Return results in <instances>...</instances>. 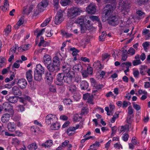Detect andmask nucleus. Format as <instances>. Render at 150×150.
<instances>
[{
	"label": "nucleus",
	"instance_id": "obj_1",
	"mask_svg": "<svg viewBox=\"0 0 150 150\" xmlns=\"http://www.w3.org/2000/svg\"><path fill=\"white\" fill-rule=\"evenodd\" d=\"M76 22L80 25L81 33H84L87 30H90L92 28V26L90 24L91 22L88 20V15L81 16L79 17L78 18Z\"/></svg>",
	"mask_w": 150,
	"mask_h": 150
},
{
	"label": "nucleus",
	"instance_id": "obj_2",
	"mask_svg": "<svg viewBox=\"0 0 150 150\" xmlns=\"http://www.w3.org/2000/svg\"><path fill=\"white\" fill-rule=\"evenodd\" d=\"M81 11L82 10L81 8L73 7L69 10L67 14L68 18L71 19L79 15Z\"/></svg>",
	"mask_w": 150,
	"mask_h": 150
},
{
	"label": "nucleus",
	"instance_id": "obj_3",
	"mask_svg": "<svg viewBox=\"0 0 150 150\" xmlns=\"http://www.w3.org/2000/svg\"><path fill=\"white\" fill-rule=\"evenodd\" d=\"M119 5L123 8L124 10H125L124 13V15H126L129 11V9L130 7L129 1V0H120Z\"/></svg>",
	"mask_w": 150,
	"mask_h": 150
},
{
	"label": "nucleus",
	"instance_id": "obj_4",
	"mask_svg": "<svg viewBox=\"0 0 150 150\" xmlns=\"http://www.w3.org/2000/svg\"><path fill=\"white\" fill-rule=\"evenodd\" d=\"M65 14L64 11L59 10L58 11L54 19V23L57 25L60 24L63 21L64 15Z\"/></svg>",
	"mask_w": 150,
	"mask_h": 150
},
{
	"label": "nucleus",
	"instance_id": "obj_5",
	"mask_svg": "<svg viewBox=\"0 0 150 150\" xmlns=\"http://www.w3.org/2000/svg\"><path fill=\"white\" fill-rule=\"evenodd\" d=\"M57 121V118L56 115L49 114L46 117L45 122L48 125H52L54 123L56 122Z\"/></svg>",
	"mask_w": 150,
	"mask_h": 150
},
{
	"label": "nucleus",
	"instance_id": "obj_6",
	"mask_svg": "<svg viewBox=\"0 0 150 150\" xmlns=\"http://www.w3.org/2000/svg\"><path fill=\"white\" fill-rule=\"evenodd\" d=\"M105 8V9L103 11V14L104 17L106 18V19H107V18L112 15L113 7L111 5L107 4Z\"/></svg>",
	"mask_w": 150,
	"mask_h": 150
},
{
	"label": "nucleus",
	"instance_id": "obj_7",
	"mask_svg": "<svg viewBox=\"0 0 150 150\" xmlns=\"http://www.w3.org/2000/svg\"><path fill=\"white\" fill-rule=\"evenodd\" d=\"M119 17L117 16L112 14L107 19L108 20V23L112 25H117L119 23Z\"/></svg>",
	"mask_w": 150,
	"mask_h": 150
},
{
	"label": "nucleus",
	"instance_id": "obj_8",
	"mask_svg": "<svg viewBox=\"0 0 150 150\" xmlns=\"http://www.w3.org/2000/svg\"><path fill=\"white\" fill-rule=\"evenodd\" d=\"M62 58V56L59 52L56 53L53 58V63L56 66L59 67L60 65Z\"/></svg>",
	"mask_w": 150,
	"mask_h": 150
},
{
	"label": "nucleus",
	"instance_id": "obj_9",
	"mask_svg": "<svg viewBox=\"0 0 150 150\" xmlns=\"http://www.w3.org/2000/svg\"><path fill=\"white\" fill-rule=\"evenodd\" d=\"M65 75L63 73H59L57 76V81L56 84L57 85L63 86V80L64 81Z\"/></svg>",
	"mask_w": 150,
	"mask_h": 150
},
{
	"label": "nucleus",
	"instance_id": "obj_10",
	"mask_svg": "<svg viewBox=\"0 0 150 150\" xmlns=\"http://www.w3.org/2000/svg\"><path fill=\"white\" fill-rule=\"evenodd\" d=\"M75 73L74 71H70L69 73L65 75L64 82L67 83H70L74 77Z\"/></svg>",
	"mask_w": 150,
	"mask_h": 150
},
{
	"label": "nucleus",
	"instance_id": "obj_11",
	"mask_svg": "<svg viewBox=\"0 0 150 150\" xmlns=\"http://www.w3.org/2000/svg\"><path fill=\"white\" fill-rule=\"evenodd\" d=\"M96 6L94 3H91L86 8L88 13L91 14H94L96 12Z\"/></svg>",
	"mask_w": 150,
	"mask_h": 150
},
{
	"label": "nucleus",
	"instance_id": "obj_12",
	"mask_svg": "<svg viewBox=\"0 0 150 150\" xmlns=\"http://www.w3.org/2000/svg\"><path fill=\"white\" fill-rule=\"evenodd\" d=\"M48 4L49 1L47 0H42L41 2L38 5V7L40 11H43L44 8H46Z\"/></svg>",
	"mask_w": 150,
	"mask_h": 150
},
{
	"label": "nucleus",
	"instance_id": "obj_13",
	"mask_svg": "<svg viewBox=\"0 0 150 150\" xmlns=\"http://www.w3.org/2000/svg\"><path fill=\"white\" fill-rule=\"evenodd\" d=\"M90 80L91 83V85L95 88L97 89H101L104 86L103 85L100 84L99 83H98L93 78H91Z\"/></svg>",
	"mask_w": 150,
	"mask_h": 150
},
{
	"label": "nucleus",
	"instance_id": "obj_14",
	"mask_svg": "<svg viewBox=\"0 0 150 150\" xmlns=\"http://www.w3.org/2000/svg\"><path fill=\"white\" fill-rule=\"evenodd\" d=\"M42 62L45 66L52 63V59L51 56L48 54H45L43 57Z\"/></svg>",
	"mask_w": 150,
	"mask_h": 150
},
{
	"label": "nucleus",
	"instance_id": "obj_15",
	"mask_svg": "<svg viewBox=\"0 0 150 150\" xmlns=\"http://www.w3.org/2000/svg\"><path fill=\"white\" fill-rule=\"evenodd\" d=\"M18 84L21 89L25 88L27 85V82L25 79H19L18 81Z\"/></svg>",
	"mask_w": 150,
	"mask_h": 150
},
{
	"label": "nucleus",
	"instance_id": "obj_16",
	"mask_svg": "<svg viewBox=\"0 0 150 150\" xmlns=\"http://www.w3.org/2000/svg\"><path fill=\"white\" fill-rule=\"evenodd\" d=\"M57 67L53 63H50L47 65V69L50 72H56L57 71Z\"/></svg>",
	"mask_w": 150,
	"mask_h": 150
},
{
	"label": "nucleus",
	"instance_id": "obj_17",
	"mask_svg": "<svg viewBox=\"0 0 150 150\" xmlns=\"http://www.w3.org/2000/svg\"><path fill=\"white\" fill-rule=\"evenodd\" d=\"M35 71L43 74L45 72V69L40 64H38L36 65Z\"/></svg>",
	"mask_w": 150,
	"mask_h": 150
},
{
	"label": "nucleus",
	"instance_id": "obj_18",
	"mask_svg": "<svg viewBox=\"0 0 150 150\" xmlns=\"http://www.w3.org/2000/svg\"><path fill=\"white\" fill-rule=\"evenodd\" d=\"M67 88L69 91L72 93H75L77 90L76 85L74 84H71L67 86Z\"/></svg>",
	"mask_w": 150,
	"mask_h": 150
},
{
	"label": "nucleus",
	"instance_id": "obj_19",
	"mask_svg": "<svg viewBox=\"0 0 150 150\" xmlns=\"http://www.w3.org/2000/svg\"><path fill=\"white\" fill-rule=\"evenodd\" d=\"M12 92L13 94L16 95L20 96L21 94V92L19 88L15 86L12 88Z\"/></svg>",
	"mask_w": 150,
	"mask_h": 150
},
{
	"label": "nucleus",
	"instance_id": "obj_20",
	"mask_svg": "<svg viewBox=\"0 0 150 150\" xmlns=\"http://www.w3.org/2000/svg\"><path fill=\"white\" fill-rule=\"evenodd\" d=\"M62 71L64 73V75L67 74L69 73L70 71H71V68L68 65H65L63 66L62 69Z\"/></svg>",
	"mask_w": 150,
	"mask_h": 150
},
{
	"label": "nucleus",
	"instance_id": "obj_21",
	"mask_svg": "<svg viewBox=\"0 0 150 150\" xmlns=\"http://www.w3.org/2000/svg\"><path fill=\"white\" fill-rule=\"evenodd\" d=\"M16 125L13 122H10L8 124V128L10 131L14 132L16 130Z\"/></svg>",
	"mask_w": 150,
	"mask_h": 150
},
{
	"label": "nucleus",
	"instance_id": "obj_22",
	"mask_svg": "<svg viewBox=\"0 0 150 150\" xmlns=\"http://www.w3.org/2000/svg\"><path fill=\"white\" fill-rule=\"evenodd\" d=\"M10 115L9 114L6 113L4 114L1 118V120L3 123H6L9 120Z\"/></svg>",
	"mask_w": 150,
	"mask_h": 150
},
{
	"label": "nucleus",
	"instance_id": "obj_23",
	"mask_svg": "<svg viewBox=\"0 0 150 150\" xmlns=\"http://www.w3.org/2000/svg\"><path fill=\"white\" fill-rule=\"evenodd\" d=\"M73 70L75 71L81 72L83 70V68L82 65L81 64H77L75 65L73 67Z\"/></svg>",
	"mask_w": 150,
	"mask_h": 150
},
{
	"label": "nucleus",
	"instance_id": "obj_24",
	"mask_svg": "<svg viewBox=\"0 0 150 150\" xmlns=\"http://www.w3.org/2000/svg\"><path fill=\"white\" fill-rule=\"evenodd\" d=\"M32 71L31 70H29L26 72V77L29 82H31L32 81Z\"/></svg>",
	"mask_w": 150,
	"mask_h": 150
},
{
	"label": "nucleus",
	"instance_id": "obj_25",
	"mask_svg": "<svg viewBox=\"0 0 150 150\" xmlns=\"http://www.w3.org/2000/svg\"><path fill=\"white\" fill-rule=\"evenodd\" d=\"M34 6L33 5L30 6L28 9L27 8V6L23 8V13L27 15H28L33 8Z\"/></svg>",
	"mask_w": 150,
	"mask_h": 150
},
{
	"label": "nucleus",
	"instance_id": "obj_26",
	"mask_svg": "<svg viewBox=\"0 0 150 150\" xmlns=\"http://www.w3.org/2000/svg\"><path fill=\"white\" fill-rule=\"evenodd\" d=\"M42 74L39 73L34 71V79L37 81H40L42 79Z\"/></svg>",
	"mask_w": 150,
	"mask_h": 150
},
{
	"label": "nucleus",
	"instance_id": "obj_27",
	"mask_svg": "<svg viewBox=\"0 0 150 150\" xmlns=\"http://www.w3.org/2000/svg\"><path fill=\"white\" fill-rule=\"evenodd\" d=\"M80 86L82 90H86L89 86L88 83L85 81H82L80 83Z\"/></svg>",
	"mask_w": 150,
	"mask_h": 150
},
{
	"label": "nucleus",
	"instance_id": "obj_28",
	"mask_svg": "<svg viewBox=\"0 0 150 150\" xmlns=\"http://www.w3.org/2000/svg\"><path fill=\"white\" fill-rule=\"evenodd\" d=\"M7 98L9 102L12 103H16L18 100V98L17 97L15 96H10L8 98L7 96Z\"/></svg>",
	"mask_w": 150,
	"mask_h": 150
},
{
	"label": "nucleus",
	"instance_id": "obj_29",
	"mask_svg": "<svg viewBox=\"0 0 150 150\" xmlns=\"http://www.w3.org/2000/svg\"><path fill=\"white\" fill-rule=\"evenodd\" d=\"M4 109L5 110L9 111L12 109L13 108L8 102H5L3 104Z\"/></svg>",
	"mask_w": 150,
	"mask_h": 150
},
{
	"label": "nucleus",
	"instance_id": "obj_30",
	"mask_svg": "<svg viewBox=\"0 0 150 150\" xmlns=\"http://www.w3.org/2000/svg\"><path fill=\"white\" fill-rule=\"evenodd\" d=\"M60 127V125L56 121V122L54 123L50 126L52 129L57 130Z\"/></svg>",
	"mask_w": 150,
	"mask_h": 150
},
{
	"label": "nucleus",
	"instance_id": "obj_31",
	"mask_svg": "<svg viewBox=\"0 0 150 150\" xmlns=\"http://www.w3.org/2000/svg\"><path fill=\"white\" fill-rule=\"evenodd\" d=\"M9 4L8 0H4V6H2V9L3 11H6L8 9Z\"/></svg>",
	"mask_w": 150,
	"mask_h": 150
},
{
	"label": "nucleus",
	"instance_id": "obj_32",
	"mask_svg": "<svg viewBox=\"0 0 150 150\" xmlns=\"http://www.w3.org/2000/svg\"><path fill=\"white\" fill-rule=\"evenodd\" d=\"M45 28H43L41 30H38V29L35 30L34 32V34L35 35H37V37H39L40 35H42L43 33L45 32Z\"/></svg>",
	"mask_w": 150,
	"mask_h": 150
},
{
	"label": "nucleus",
	"instance_id": "obj_33",
	"mask_svg": "<svg viewBox=\"0 0 150 150\" xmlns=\"http://www.w3.org/2000/svg\"><path fill=\"white\" fill-rule=\"evenodd\" d=\"M130 128V126L129 125H126L125 126H121L120 131L121 132L128 131Z\"/></svg>",
	"mask_w": 150,
	"mask_h": 150
},
{
	"label": "nucleus",
	"instance_id": "obj_34",
	"mask_svg": "<svg viewBox=\"0 0 150 150\" xmlns=\"http://www.w3.org/2000/svg\"><path fill=\"white\" fill-rule=\"evenodd\" d=\"M37 147L38 146L35 143H33L28 146V148L30 150H35Z\"/></svg>",
	"mask_w": 150,
	"mask_h": 150
},
{
	"label": "nucleus",
	"instance_id": "obj_35",
	"mask_svg": "<svg viewBox=\"0 0 150 150\" xmlns=\"http://www.w3.org/2000/svg\"><path fill=\"white\" fill-rule=\"evenodd\" d=\"M6 59L4 57L1 56L0 57V68L4 67L5 65Z\"/></svg>",
	"mask_w": 150,
	"mask_h": 150
},
{
	"label": "nucleus",
	"instance_id": "obj_36",
	"mask_svg": "<svg viewBox=\"0 0 150 150\" xmlns=\"http://www.w3.org/2000/svg\"><path fill=\"white\" fill-rule=\"evenodd\" d=\"M93 66L96 67L97 68H98V69H102L103 68L102 65L100 63V62L98 61H97L96 62H95L93 64Z\"/></svg>",
	"mask_w": 150,
	"mask_h": 150
},
{
	"label": "nucleus",
	"instance_id": "obj_37",
	"mask_svg": "<svg viewBox=\"0 0 150 150\" xmlns=\"http://www.w3.org/2000/svg\"><path fill=\"white\" fill-rule=\"evenodd\" d=\"M52 141L51 140H49L47 141L43 144H42V146H44L45 147H50L52 144Z\"/></svg>",
	"mask_w": 150,
	"mask_h": 150
},
{
	"label": "nucleus",
	"instance_id": "obj_38",
	"mask_svg": "<svg viewBox=\"0 0 150 150\" xmlns=\"http://www.w3.org/2000/svg\"><path fill=\"white\" fill-rule=\"evenodd\" d=\"M128 112L127 113L128 115L131 116H133V112L134 111V110L132 109V107L131 106H129L128 108Z\"/></svg>",
	"mask_w": 150,
	"mask_h": 150
},
{
	"label": "nucleus",
	"instance_id": "obj_39",
	"mask_svg": "<svg viewBox=\"0 0 150 150\" xmlns=\"http://www.w3.org/2000/svg\"><path fill=\"white\" fill-rule=\"evenodd\" d=\"M125 52H127V53L131 55H132L135 54V50L133 48L131 47L128 50V51H127L126 50H125Z\"/></svg>",
	"mask_w": 150,
	"mask_h": 150
},
{
	"label": "nucleus",
	"instance_id": "obj_40",
	"mask_svg": "<svg viewBox=\"0 0 150 150\" xmlns=\"http://www.w3.org/2000/svg\"><path fill=\"white\" fill-rule=\"evenodd\" d=\"M11 25H8L6 28L4 29V32L5 33V34L8 35V34L11 32Z\"/></svg>",
	"mask_w": 150,
	"mask_h": 150
},
{
	"label": "nucleus",
	"instance_id": "obj_41",
	"mask_svg": "<svg viewBox=\"0 0 150 150\" xmlns=\"http://www.w3.org/2000/svg\"><path fill=\"white\" fill-rule=\"evenodd\" d=\"M46 79L50 82L52 81L53 77L50 73L47 72L46 74Z\"/></svg>",
	"mask_w": 150,
	"mask_h": 150
},
{
	"label": "nucleus",
	"instance_id": "obj_42",
	"mask_svg": "<svg viewBox=\"0 0 150 150\" xmlns=\"http://www.w3.org/2000/svg\"><path fill=\"white\" fill-rule=\"evenodd\" d=\"M70 2V0H62L60 2V3L62 6H66L69 5Z\"/></svg>",
	"mask_w": 150,
	"mask_h": 150
},
{
	"label": "nucleus",
	"instance_id": "obj_43",
	"mask_svg": "<svg viewBox=\"0 0 150 150\" xmlns=\"http://www.w3.org/2000/svg\"><path fill=\"white\" fill-rule=\"evenodd\" d=\"M74 82H75L78 83H79L81 81V78L80 76L78 75H76V76H74Z\"/></svg>",
	"mask_w": 150,
	"mask_h": 150
},
{
	"label": "nucleus",
	"instance_id": "obj_44",
	"mask_svg": "<svg viewBox=\"0 0 150 150\" xmlns=\"http://www.w3.org/2000/svg\"><path fill=\"white\" fill-rule=\"evenodd\" d=\"M75 130V128L74 127H70L67 129V133L69 135H72V134L71 132L74 131Z\"/></svg>",
	"mask_w": 150,
	"mask_h": 150
},
{
	"label": "nucleus",
	"instance_id": "obj_45",
	"mask_svg": "<svg viewBox=\"0 0 150 150\" xmlns=\"http://www.w3.org/2000/svg\"><path fill=\"white\" fill-rule=\"evenodd\" d=\"M50 21V18H48L46 19L45 21L41 25V27H44L47 25Z\"/></svg>",
	"mask_w": 150,
	"mask_h": 150
},
{
	"label": "nucleus",
	"instance_id": "obj_46",
	"mask_svg": "<svg viewBox=\"0 0 150 150\" xmlns=\"http://www.w3.org/2000/svg\"><path fill=\"white\" fill-rule=\"evenodd\" d=\"M106 34L105 32L103 31L101 35L99 37V40L100 41H103L105 39V36H106Z\"/></svg>",
	"mask_w": 150,
	"mask_h": 150
},
{
	"label": "nucleus",
	"instance_id": "obj_47",
	"mask_svg": "<svg viewBox=\"0 0 150 150\" xmlns=\"http://www.w3.org/2000/svg\"><path fill=\"white\" fill-rule=\"evenodd\" d=\"M12 144H14L16 146L19 144L20 141L17 138H15L12 139Z\"/></svg>",
	"mask_w": 150,
	"mask_h": 150
},
{
	"label": "nucleus",
	"instance_id": "obj_48",
	"mask_svg": "<svg viewBox=\"0 0 150 150\" xmlns=\"http://www.w3.org/2000/svg\"><path fill=\"white\" fill-rule=\"evenodd\" d=\"M16 50V46H13L10 49V51L9 52V54L10 55L14 54H13L15 53Z\"/></svg>",
	"mask_w": 150,
	"mask_h": 150
},
{
	"label": "nucleus",
	"instance_id": "obj_49",
	"mask_svg": "<svg viewBox=\"0 0 150 150\" xmlns=\"http://www.w3.org/2000/svg\"><path fill=\"white\" fill-rule=\"evenodd\" d=\"M129 137V135L127 133H125L123 134L122 136V139L125 142L127 141Z\"/></svg>",
	"mask_w": 150,
	"mask_h": 150
},
{
	"label": "nucleus",
	"instance_id": "obj_50",
	"mask_svg": "<svg viewBox=\"0 0 150 150\" xmlns=\"http://www.w3.org/2000/svg\"><path fill=\"white\" fill-rule=\"evenodd\" d=\"M88 112V109L86 107H83L82 109L81 113L82 115H85Z\"/></svg>",
	"mask_w": 150,
	"mask_h": 150
},
{
	"label": "nucleus",
	"instance_id": "obj_51",
	"mask_svg": "<svg viewBox=\"0 0 150 150\" xmlns=\"http://www.w3.org/2000/svg\"><path fill=\"white\" fill-rule=\"evenodd\" d=\"M132 64L134 66H135L141 64L142 62L140 59L133 60L132 62Z\"/></svg>",
	"mask_w": 150,
	"mask_h": 150
},
{
	"label": "nucleus",
	"instance_id": "obj_52",
	"mask_svg": "<svg viewBox=\"0 0 150 150\" xmlns=\"http://www.w3.org/2000/svg\"><path fill=\"white\" fill-rule=\"evenodd\" d=\"M17 110L18 111L21 112L25 110V108L23 105H19L17 106Z\"/></svg>",
	"mask_w": 150,
	"mask_h": 150
},
{
	"label": "nucleus",
	"instance_id": "obj_53",
	"mask_svg": "<svg viewBox=\"0 0 150 150\" xmlns=\"http://www.w3.org/2000/svg\"><path fill=\"white\" fill-rule=\"evenodd\" d=\"M90 19L92 21H97V22L99 21L98 17L95 16H88V20Z\"/></svg>",
	"mask_w": 150,
	"mask_h": 150
},
{
	"label": "nucleus",
	"instance_id": "obj_54",
	"mask_svg": "<svg viewBox=\"0 0 150 150\" xmlns=\"http://www.w3.org/2000/svg\"><path fill=\"white\" fill-rule=\"evenodd\" d=\"M49 91L52 92H55L56 91L55 87L52 85H50L49 87Z\"/></svg>",
	"mask_w": 150,
	"mask_h": 150
},
{
	"label": "nucleus",
	"instance_id": "obj_55",
	"mask_svg": "<svg viewBox=\"0 0 150 150\" xmlns=\"http://www.w3.org/2000/svg\"><path fill=\"white\" fill-rule=\"evenodd\" d=\"M112 133L111 134V136L112 137L114 136L117 130V127L115 126L111 127Z\"/></svg>",
	"mask_w": 150,
	"mask_h": 150
},
{
	"label": "nucleus",
	"instance_id": "obj_56",
	"mask_svg": "<svg viewBox=\"0 0 150 150\" xmlns=\"http://www.w3.org/2000/svg\"><path fill=\"white\" fill-rule=\"evenodd\" d=\"M24 22V19L23 17H21L20 18L19 20L17 23V25L18 26H20L23 24Z\"/></svg>",
	"mask_w": 150,
	"mask_h": 150
},
{
	"label": "nucleus",
	"instance_id": "obj_57",
	"mask_svg": "<svg viewBox=\"0 0 150 150\" xmlns=\"http://www.w3.org/2000/svg\"><path fill=\"white\" fill-rule=\"evenodd\" d=\"M38 128L36 126H33L31 127V131L32 132L35 133L38 130Z\"/></svg>",
	"mask_w": 150,
	"mask_h": 150
},
{
	"label": "nucleus",
	"instance_id": "obj_58",
	"mask_svg": "<svg viewBox=\"0 0 150 150\" xmlns=\"http://www.w3.org/2000/svg\"><path fill=\"white\" fill-rule=\"evenodd\" d=\"M133 108L137 110H139L141 109V107L139 105L136 104L135 103H132Z\"/></svg>",
	"mask_w": 150,
	"mask_h": 150
},
{
	"label": "nucleus",
	"instance_id": "obj_59",
	"mask_svg": "<svg viewBox=\"0 0 150 150\" xmlns=\"http://www.w3.org/2000/svg\"><path fill=\"white\" fill-rule=\"evenodd\" d=\"M64 103L66 105L70 104V102H72L71 100L69 99L66 98L63 101Z\"/></svg>",
	"mask_w": 150,
	"mask_h": 150
},
{
	"label": "nucleus",
	"instance_id": "obj_60",
	"mask_svg": "<svg viewBox=\"0 0 150 150\" xmlns=\"http://www.w3.org/2000/svg\"><path fill=\"white\" fill-rule=\"evenodd\" d=\"M31 47L30 44H28L24 45L23 46V51H25L28 50Z\"/></svg>",
	"mask_w": 150,
	"mask_h": 150
},
{
	"label": "nucleus",
	"instance_id": "obj_61",
	"mask_svg": "<svg viewBox=\"0 0 150 150\" xmlns=\"http://www.w3.org/2000/svg\"><path fill=\"white\" fill-rule=\"evenodd\" d=\"M133 74L135 78H137L139 75V73L138 70H134L133 71Z\"/></svg>",
	"mask_w": 150,
	"mask_h": 150
},
{
	"label": "nucleus",
	"instance_id": "obj_62",
	"mask_svg": "<svg viewBox=\"0 0 150 150\" xmlns=\"http://www.w3.org/2000/svg\"><path fill=\"white\" fill-rule=\"evenodd\" d=\"M149 45V42H146L143 43L142 44V46L144 50L147 49V48Z\"/></svg>",
	"mask_w": 150,
	"mask_h": 150
},
{
	"label": "nucleus",
	"instance_id": "obj_63",
	"mask_svg": "<svg viewBox=\"0 0 150 150\" xmlns=\"http://www.w3.org/2000/svg\"><path fill=\"white\" fill-rule=\"evenodd\" d=\"M45 42V41L43 39V38H41L40 40V43L38 45L40 47L42 45L43 46H45V44H44V43Z\"/></svg>",
	"mask_w": 150,
	"mask_h": 150
},
{
	"label": "nucleus",
	"instance_id": "obj_64",
	"mask_svg": "<svg viewBox=\"0 0 150 150\" xmlns=\"http://www.w3.org/2000/svg\"><path fill=\"white\" fill-rule=\"evenodd\" d=\"M15 133L16 136L18 137H21L23 135V133L21 131L19 130H17L15 131Z\"/></svg>",
	"mask_w": 150,
	"mask_h": 150
}]
</instances>
